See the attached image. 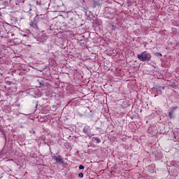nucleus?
<instances>
[{
    "instance_id": "1",
    "label": "nucleus",
    "mask_w": 179,
    "mask_h": 179,
    "mask_svg": "<svg viewBox=\"0 0 179 179\" xmlns=\"http://www.w3.org/2000/svg\"><path fill=\"white\" fill-rule=\"evenodd\" d=\"M137 58L141 62H149L152 59V55L148 51H143L141 54L137 55Z\"/></svg>"
},
{
    "instance_id": "2",
    "label": "nucleus",
    "mask_w": 179,
    "mask_h": 179,
    "mask_svg": "<svg viewBox=\"0 0 179 179\" xmlns=\"http://www.w3.org/2000/svg\"><path fill=\"white\" fill-rule=\"evenodd\" d=\"M52 160L59 165H62L64 163V158L59 155L52 157Z\"/></svg>"
},
{
    "instance_id": "3",
    "label": "nucleus",
    "mask_w": 179,
    "mask_h": 179,
    "mask_svg": "<svg viewBox=\"0 0 179 179\" xmlns=\"http://www.w3.org/2000/svg\"><path fill=\"white\" fill-rule=\"evenodd\" d=\"M92 131V128H90V126H85L83 129V132L87 135V136H88V138L90 139L92 138V134L90 133Z\"/></svg>"
},
{
    "instance_id": "4",
    "label": "nucleus",
    "mask_w": 179,
    "mask_h": 179,
    "mask_svg": "<svg viewBox=\"0 0 179 179\" xmlns=\"http://www.w3.org/2000/svg\"><path fill=\"white\" fill-rule=\"evenodd\" d=\"M30 26H31V27H34V29H38L37 24H36L34 22H31Z\"/></svg>"
},
{
    "instance_id": "5",
    "label": "nucleus",
    "mask_w": 179,
    "mask_h": 179,
    "mask_svg": "<svg viewBox=\"0 0 179 179\" xmlns=\"http://www.w3.org/2000/svg\"><path fill=\"white\" fill-rule=\"evenodd\" d=\"M169 116L170 117V118H173V117L174 116V111L171 110L169 113Z\"/></svg>"
},
{
    "instance_id": "6",
    "label": "nucleus",
    "mask_w": 179,
    "mask_h": 179,
    "mask_svg": "<svg viewBox=\"0 0 179 179\" xmlns=\"http://www.w3.org/2000/svg\"><path fill=\"white\" fill-rule=\"evenodd\" d=\"M94 139L96 141V143H100L101 140L99 137H94Z\"/></svg>"
},
{
    "instance_id": "7",
    "label": "nucleus",
    "mask_w": 179,
    "mask_h": 179,
    "mask_svg": "<svg viewBox=\"0 0 179 179\" xmlns=\"http://www.w3.org/2000/svg\"><path fill=\"white\" fill-rule=\"evenodd\" d=\"M78 177H80V178H83V173H80Z\"/></svg>"
},
{
    "instance_id": "8",
    "label": "nucleus",
    "mask_w": 179,
    "mask_h": 179,
    "mask_svg": "<svg viewBox=\"0 0 179 179\" xmlns=\"http://www.w3.org/2000/svg\"><path fill=\"white\" fill-rule=\"evenodd\" d=\"M85 169V166L83 165H80L79 166V169L80 170H83Z\"/></svg>"
},
{
    "instance_id": "9",
    "label": "nucleus",
    "mask_w": 179,
    "mask_h": 179,
    "mask_svg": "<svg viewBox=\"0 0 179 179\" xmlns=\"http://www.w3.org/2000/svg\"><path fill=\"white\" fill-rule=\"evenodd\" d=\"M0 16H1V13H0Z\"/></svg>"
}]
</instances>
